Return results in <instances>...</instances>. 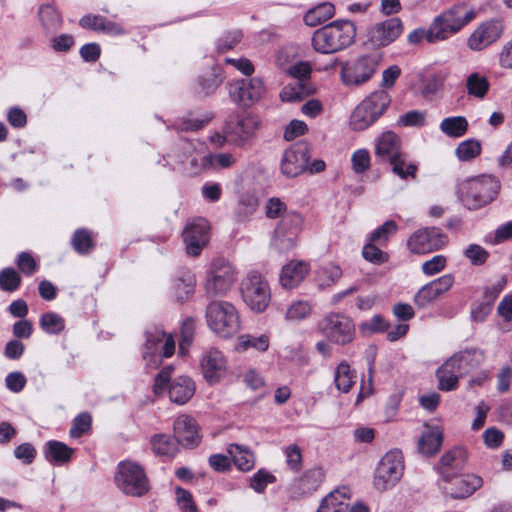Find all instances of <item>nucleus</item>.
I'll return each mask as SVG.
<instances>
[{"mask_svg":"<svg viewBox=\"0 0 512 512\" xmlns=\"http://www.w3.org/2000/svg\"><path fill=\"white\" fill-rule=\"evenodd\" d=\"M476 16L475 10L464 2L443 10L428 28V42L445 41L460 32Z\"/></svg>","mask_w":512,"mask_h":512,"instance_id":"nucleus-1","label":"nucleus"},{"mask_svg":"<svg viewBox=\"0 0 512 512\" xmlns=\"http://www.w3.org/2000/svg\"><path fill=\"white\" fill-rule=\"evenodd\" d=\"M356 26L349 20H336L314 31L311 43L315 51L332 54L354 43Z\"/></svg>","mask_w":512,"mask_h":512,"instance_id":"nucleus-2","label":"nucleus"},{"mask_svg":"<svg viewBox=\"0 0 512 512\" xmlns=\"http://www.w3.org/2000/svg\"><path fill=\"white\" fill-rule=\"evenodd\" d=\"M499 182L490 175L467 179L459 184L458 193L462 203L470 210L490 203L498 193Z\"/></svg>","mask_w":512,"mask_h":512,"instance_id":"nucleus-3","label":"nucleus"},{"mask_svg":"<svg viewBox=\"0 0 512 512\" xmlns=\"http://www.w3.org/2000/svg\"><path fill=\"white\" fill-rule=\"evenodd\" d=\"M205 317L209 328L222 338L232 337L241 328L237 309L227 301L210 302L206 307Z\"/></svg>","mask_w":512,"mask_h":512,"instance_id":"nucleus-4","label":"nucleus"},{"mask_svg":"<svg viewBox=\"0 0 512 512\" xmlns=\"http://www.w3.org/2000/svg\"><path fill=\"white\" fill-rule=\"evenodd\" d=\"M391 97L385 90H377L367 96L353 111L350 127L362 131L374 124L390 106Z\"/></svg>","mask_w":512,"mask_h":512,"instance_id":"nucleus-5","label":"nucleus"},{"mask_svg":"<svg viewBox=\"0 0 512 512\" xmlns=\"http://www.w3.org/2000/svg\"><path fill=\"white\" fill-rule=\"evenodd\" d=\"M173 367L165 366L156 375L153 391L156 395H162L168 391L170 400L178 405L188 402L195 393L194 382L184 376H180L171 381Z\"/></svg>","mask_w":512,"mask_h":512,"instance_id":"nucleus-6","label":"nucleus"},{"mask_svg":"<svg viewBox=\"0 0 512 512\" xmlns=\"http://www.w3.org/2000/svg\"><path fill=\"white\" fill-rule=\"evenodd\" d=\"M117 488L132 497H141L149 491V481L144 469L136 462L121 461L114 476Z\"/></svg>","mask_w":512,"mask_h":512,"instance_id":"nucleus-7","label":"nucleus"},{"mask_svg":"<svg viewBox=\"0 0 512 512\" xmlns=\"http://www.w3.org/2000/svg\"><path fill=\"white\" fill-rule=\"evenodd\" d=\"M241 295L246 305L254 312H264L271 302L268 281L256 271L249 272L241 282Z\"/></svg>","mask_w":512,"mask_h":512,"instance_id":"nucleus-8","label":"nucleus"},{"mask_svg":"<svg viewBox=\"0 0 512 512\" xmlns=\"http://www.w3.org/2000/svg\"><path fill=\"white\" fill-rule=\"evenodd\" d=\"M380 57L377 54L361 55L345 62L341 67V80L347 87H359L375 74Z\"/></svg>","mask_w":512,"mask_h":512,"instance_id":"nucleus-9","label":"nucleus"},{"mask_svg":"<svg viewBox=\"0 0 512 512\" xmlns=\"http://www.w3.org/2000/svg\"><path fill=\"white\" fill-rule=\"evenodd\" d=\"M236 281V271L231 263L224 259L214 260L207 271L205 293L214 298L226 295Z\"/></svg>","mask_w":512,"mask_h":512,"instance_id":"nucleus-10","label":"nucleus"},{"mask_svg":"<svg viewBox=\"0 0 512 512\" xmlns=\"http://www.w3.org/2000/svg\"><path fill=\"white\" fill-rule=\"evenodd\" d=\"M403 461L400 451H389L380 460L374 475V487L379 491L392 488L402 477Z\"/></svg>","mask_w":512,"mask_h":512,"instance_id":"nucleus-11","label":"nucleus"},{"mask_svg":"<svg viewBox=\"0 0 512 512\" xmlns=\"http://www.w3.org/2000/svg\"><path fill=\"white\" fill-rule=\"evenodd\" d=\"M447 244L448 236L438 227L418 229L407 239V249L417 255L438 251Z\"/></svg>","mask_w":512,"mask_h":512,"instance_id":"nucleus-12","label":"nucleus"},{"mask_svg":"<svg viewBox=\"0 0 512 512\" xmlns=\"http://www.w3.org/2000/svg\"><path fill=\"white\" fill-rule=\"evenodd\" d=\"M145 344L143 357L151 356L154 365H158L162 358H168L175 351V340L171 334H166L160 327L151 326L145 331Z\"/></svg>","mask_w":512,"mask_h":512,"instance_id":"nucleus-13","label":"nucleus"},{"mask_svg":"<svg viewBox=\"0 0 512 512\" xmlns=\"http://www.w3.org/2000/svg\"><path fill=\"white\" fill-rule=\"evenodd\" d=\"M303 219L295 212L285 213L277 225L272 244L280 252L293 249L301 231Z\"/></svg>","mask_w":512,"mask_h":512,"instance_id":"nucleus-14","label":"nucleus"},{"mask_svg":"<svg viewBox=\"0 0 512 512\" xmlns=\"http://www.w3.org/2000/svg\"><path fill=\"white\" fill-rule=\"evenodd\" d=\"M471 357L469 351L460 352L450 357L436 372L438 387L442 391H453L458 387V379L466 373L464 364Z\"/></svg>","mask_w":512,"mask_h":512,"instance_id":"nucleus-15","label":"nucleus"},{"mask_svg":"<svg viewBox=\"0 0 512 512\" xmlns=\"http://www.w3.org/2000/svg\"><path fill=\"white\" fill-rule=\"evenodd\" d=\"M322 333L336 344H347L354 337V324L352 320L340 313L327 315L319 324Z\"/></svg>","mask_w":512,"mask_h":512,"instance_id":"nucleus-16","label":"nucleus"},{"mask_svg":"<svg viewBox=\"0 0 512 512\" xmlns=\"http://www.w3.org/2000/svg\"><path fill=\"white\" fill-rule=\"evenodd\" d=\"M310 159L309 147L298 142L285 150L281 159V171L287 177H296L307 170Z\"/></svg>","mask_w":512,"mask_h":512,"instance_id":"nucleus-17","label":"nucleus"},{"mask_svg":"<svg viewBox=\"0 0 512 512\" xmlns=\"http://www.w3.org/2000/svg\"><path fill=\"white\" fill-rule=\"evenodd\" d=\"M265 85L261 78L238 79L229 84V95L236 103L248 105L261 99Z\"/></svg>","mask_w":512,"mask_h":512,"instance_id":"nucleus-18","label":"nucleus"},{"mask_svg":"<svg viewBox=\"0 0 512 512\" xmlns=\"http://www.w3.org/2000/svg\"><path fill=\"white\" fill-rule=\"evenodd\" d=\"M442 489L444 493L453 499H464L471 496L483 485V480L475 474L450 476V479H443Z\"/></svg>","mask_w":512,"mask_h":512,"instance_id":"nucleus-19","label":"nucleus"},{"mask_svg":"<svg viewBox=\"0 0 512 512\" xmlns=\"http://www.w3.org/2000/svg\"><path fill=\"white\" fill-rule=\"evenodd\" d=\"M257 128L258 121L255 117H242L226 125L223 140L236 146H244L253 138Z\"/></svg>","mask_w":512,"mask_h":512,"instance_id":"nucleus-20","label":"nucleus"},{"mask_svg":"<svg viewBox=\"0 0 512 512\" xmlns=\"http://www.w3.org/2000/svg\"><path fill=\"white\" fill-rule=\"evenodd\" d=\"M209 224L204 218H198L189 223L184 232L183 240L186 245V251L191 256L200 255L203 248L209 241Z\"/></svg>","mask_w":512,"mask_h":512,"instance_id":"nucleus-21","label":"nucleus"},{"mask_svg":"<svg viewBox=\"0 0 512 512\" xmlns=\"http://www.w3.org/2000/svg\"><path fill=\"white\" fill-rule=\"evenodd\" d=\"M403 25L399 18H390L376 23L368 32L369 41L375 46H387L402 33Z\"/></svg>","mask_w":512,"mask_h":512,"instance_id":"nucleus-22","label":"nucleus"},{"mask_svg":"<svg viewBox=\"0 0 512 512\" xmlns=\"http://www.w3.org/2000/svg\"><path fill=\"white\" fill-rule=\"evenodd\" d=\"M503 32L499 21H487L479 25L468 39V46L475 51H481L497 41Z\"/></svg>","mask_w":512,"mask_h":512,"instance_id":"nucleus-23","label":"nucleus"},{"mask_svg":"<svg viewBox=\"0 0 512 512\" xmlns=\"http://www.w3.org/2000/svg\"><path fill=\"white\" fill-rule=\"evenodd\" d=\"M404 153L402 150V140L393 131H384L375 139V156L381 163L395 160V158Z\"/></svg>","mask_w":512,"mask_h":512,"instance_id":"nucleus-24","label":"nucleus"},{"mask_svg":"<svg viewBox=\"0 0 512 512\" xmlns=\"http://www.w3.org/2000/svg\"><path fill=\"white\" fill-rule=\"evenodd\" d=\"M200 364L205 379L210 383L218 382L226 374L227 361L217 348L205 351Z\"/></svg>","mask_w":512,"mask_h":512,"instance_id":"nucleus-25","label":"nucleus"},{"mask_svg":"<svg viewBox=\"0 0 512 512\" xmlns=\"http://www.w3.org/2000/svg\"><path fill=\"white\" fill-rule=\"evenodd\" d=\"M177 443L185 447H194L200 443L199 427L195 419L189 415L178 416L173 425Z\"/></svg>","mask_w":512,"mask_h":512,"instance_id":"nucleus-26","label":"nucleus"},{"mask_svg":"<svg viewBox=\"0 0 512 512\" xmlns=\"http://www.w3.org/2000/svg\"><path fill=\"white\" fill-rule=\"evenodd\" d=\"M466 462V451L463 448L455 447L443 454L439 461L438 471L443 479H450V476L460 472Z\"/></svg>","mask_w":512,"mask_h":512,"instance_id":"nucleus-27","label":"nucleus"},{"mask_svg":"<svg viewBox=\"0 0 512 512\" xmlns=\"http://www.w3.org/2000/svg\"><path fill=\"white\" fill-rule=\"evenodd\" d=\"M309 264L304 261L292 260L283 266L280 273V284L285 289L296 288L309 273Z\"/></svg>","mask_w":512,"mask_h":512,"instance_id":"nucleus-28","label":"nucleus"},{"mask_svg":"<svg viewBox=\"0 0 512 512\" xmlns=\"http://www.w3.org/2000/svg\"><path fill=\"white\" fill-rule=\"evenodd\" d=\"M351 497V489L343 486L330 492L323 500L317 512H346V500Z\"/></svg>","mask_w":512,"mask_h":512,"instance_id":"nucleus-29","label":"nucleus"},{"mask_svg":"<svg viewBox=\"0 0 512 512\" xmlns=\"http://www.w3.org/2000/svg\"><path fill=\"white\" fill-rule=\"evenodd\" d=\"M324 473L320 468L307 470L293 484L294 492L298 495H307L316 491L321 485Z\"/></svg>","mask_w":512,"mask_h":512,"instance_id":"nucleus-30","label":"nucleus"},{"mask_svg":"<svg viewBox=\"0 0 512 512\" xmlns=\"http://www.w3.org/2000/svg\"><path fill=\"white\" fill-rule=\"evenodd\" d=\"M196 278L188 270L180 271L173 280V294L178 302H184L194 293Z\"/></svg>","mask_w":512,"mask_h":512,"instance_id":"nucleus-31","label":"nucleus"},{"mask_svg":"<svg viewBox=\"0 0 512 512\" xmlns=\"http://www.w3.org/2000/svg\"><path fill=\"white\" fill-rule=\"evenodd\" d=\"M443 442V434L438 427H427L418 441V450L424 456L437 453Z\"/></svg>","mask_w":512,"mask_h":512,"instance_id":"nucleus-32","label":"nucleus"},{"mask_svg":"<svg viewBox=\"0 0 512 512\" xmlns=\"http://www.w3.org/2000/svg\"><path fill=\"white\" fill-rule=\"evenodd\" d=\"M74 450L63 442L50 440L44 446L45 458L53 464H65L71 460Z\"/></svg>","mask_w":512,"mask_h":512,"instance_id":"nucleus-33","label":"nucleus"},{"mask_svg":"<svg viewBox=\"0 0 512 512\" xmlns=\"http://www.w3.org/2000/svg\"><path fill=\"white\" fill-rule=\"evenodd\" d=\"M227 452L239 470L247 472L254 467L255 457L248 447L239 444H230L227 448Z\"/></svg>","mask_w":512,"mask_h":512,"instance_id":"nucleus-34","label":"nucleus"},{"mask_svg":"<svg viewBox=\"0 0 512 512\" xmlns=\"http://www.w3.org/2000/svg\"><path fill=\"white\" fill-rule=\"evenodd\" d=\"M334 14V5L330 2H324L309 9L304 15L303 20L307 26L315 27L332 18Z\"/></svg>","mask_w":512,"mask_h":512,"instance_id":"nucleus-35","label":"nucleus"},{"mask_svg":"<svg viewBox=\"0 0 512 512\" xmlns=\"http://www.w3.org/2000/svg\"><path fill=\"white\" fill-rule=\"evenodd\" d=\"M356 371L352 370L346 361H342L336 367L334 383L338 391L348 393L356 382Z\"/></svg>","mask_w":512,"mask_h":512,"instance_id":"nucleus-36","label":"nucleus"},{"mask_svg":"<svg viewBox=\"0 0 512 512\" xmlns=\"http://www.w3.org/2000/svg\"><path fill=\"white\" fill-rule=\"evenodd\" d=\"M233 163V156L229 153H221L216 155L210 153L205 155L197 154L190 160V164L194 168H203L210 165H218L219 167L226 168L231 166Z\"/></svg>","mask_w":512,"mask_h":512,"instance_id":"nucleus-37","label":"nucleus"},{"mask_svg":"<svg viewBox=\"0 0 512 512\" xmlns=\"http://www.w3.org/2000/svg\"><path fill=\"white\" fill-rule=\"evenodd\" d=\"M391 166L393 174L398 176L402 180L415 179L418 171V166L415 162L408 159L406 153L388 162Z\"/></svg>","mask_w":512,"mask_h":512,"instance_id":"nucleus-38","label":"nucleus"},{"mask_svg":"<svg viewBox=\"0 0 512 512\" xmlns=\"http://www.w3.org/2000/svg\"><path fill=\"white\" fill-rule=\"evenodd\" d=\"M177 444V441L167 434H155L150 439L151 449L158 456H174Z\"/></svg>","mask_w":512,"mask_h":512,"instance_id":"nucleus-39","label":"nucleus"},{"mask_svg":"<svg viewBox=\"0 0 512 512\" xmlns=\"http://www.w3.org/2000/svg\"><path fill=\"white\" fill-rule=\"evenodd\" d=\"M39 19L43 28L52 33L57 31L62 26V18L58 11L49 4H44L39 8Z\"/></svg>","mask_w":512,"mask_h":512,"instance_id":"nucleus-40","label":"nucleus"},{"mask_svg":"<svg viewBox=\"0 0 512 512\" xmlns=\"http://www.w3.org/2000/svg\"><path fill=\"white\" fill-rule=\"evenodd\" d=\"M269 343V337L266 334L259 336L245 334L238 338L236 350L247 351L249 349H254L259 352H264L269 348Z\"/></svg>","mask_w":512,"mask_h":512,"instance_id":"nucleus-41","label":"nucleus"},{"mask_svg":"<svg viewBox=\"0 0 512 512\" xmlns=\"http://www.w3.org/2000/svg\"><path fill=\"white\" fill-rule=\"evenodd\" d=\"M468 129V122L463 116L447 117L440 123V130L447 136L458 138Z\"/></svg>","mask_w":512,"mask_h":512,"instance_id":"nucleus-42","label":"nucleus"},{"mask_svg":"<svg viewBox=\"0 0 512 512\" xmlns=\"http://www.w3.org/2000/svg\"><path fill=\"white\" fill-rule=\"evenodd\" d=\"M489 82L485 76L479 73H472L466 79V89L468 95L483 99L489 90Z\"/></svg>","mask_w":512,"mask_h":512,"instance_id":"nucleus-43","label":"nucleus"},{"mask_svg":"<svg viewBox=\"0 0 512 512\" xmlns=\"http://www.w3.org/2000/svg\"><path fill=\"white\" fill-rule=\"evenodd\" d=\"M39 324L44 332L52 335L59 334L65 328L64 319L55 312H47L42 314Z\"/></svg>","mask_w":512,"mask_h":512,"instance_id":"nucleus-44","label":"nucleus"},{"mask_svg":"<svg viewBox=\"0 0 512 512\" xmlns=\"http://www.w3.org/2000/svg\"><path fill=\"white\" fill-rule=\"evenodd\" d=\"M397 230V223L393 220H388L369 234L368 241L382 246L388 242L389 238L394 235Z\"/></svg>","mask_w":512,"mask_h":512,"instance_id":"nucleus-45","label":"nucleus"},{"mask_svg":"<svg viewBox=\"0 0 512 512\" xmlns=\"http://www.w3.org/2000/svg\"><path fill=\"white\" fill-rule=\"evenodd\" d=\"M21 284V276L11 267L4 268L0 271V289L5 292H13L19 288Z\"/></svg>","mask_w":512,"mask_h":512,"instance_id":"nucleus-46","label":"nucleus"},{"mask_svg":"<svg viewBox=\"0 0 512 512\" xmlns=\"http://www.w3.org/2000/svg\"><path fill=\"white\" fill-rule=\"evenodd\" d=\"M312 306L308 301L297 300L287 309L285 318L288 321H300L310 315Z\"/></svg>","mask_w":512,"mask_h":512,"instance_id":"nucleus-47","label":"nucleus"},{"mask_svg":"<svg viewBox=\"0 0 512 512\" xmlns=\"http://www.w3.org/2000/svg\"><path fill=\"white\" fill-rule=\"evenodd\" d=\"M481 152V145L474 139L461 142L456 148V155L461 161H469Z\"/></svg>","mask_w":512,"mask_h":512,"instance_id":"nucleus-48","label":"nucleus"},{"mask_svg":"<svg viewBox=\"0 0 512 512\" xmlns=\"http://www.w3.org/2000/svg\"><path fill=\"white\" fill-rule=\"evenodd\" d=\"M72 245L75 251L80 254L90 252L93 248V242L89 231L85 229L76 230L72 238Z\"/></svg>","mask_w":512,"mask_h":512,"instance_id":"nucleus-49","label":"nucleus"},{"mask_svg":"<svg viewBox=\"0 0 512 512\" xmlns=\"http://www.w3.org/2000/svg\"><path fill=\"white\" fill-rule=\"evenodd\" d=\"M377 245L378 244L369 241L364 245L362 255L365 260L380 265L388 261V254L383 252Z\"/></svg>","mask_w":512,"mask_h":512,"instance_id":"nucleus-50","label":"nucleus"},{"mask_svg":"<svg viewBox=\"0 0 512 512\" xmlns=\"http://www.w3.org/2000/svg\"><path fill=\"white\" fill-rule=\"evenodd\" d=\"M195 332V323L192 319H186L181 326V339L179 342V353L185 355L191 345Z\"/></svg>","mask_w":512,"mask_h":512,"instance_id":"nucleus-51","label":"nucleus"},{"mask_svg":"<svg viewBox=\"0 0 512 512\" xmlns=\"http://www.w3.org/2000/svg\"><path fill=\"white\" fill-rule=\"evenodd\" d=\"M463 254L474 266L483 265L489 258V252L478 244H470Z\"/></svg>","mask_w":512,"mask_h":512,"instance_id":"nucleus-52","label":"nucleus"},{"mask_svg":"<svg viewBox=\"0 0 512 512\" xmlns=\"http://www.w3.org/2000/svg\"><path fill=\"white\" fill-rule=\"evenodd\" d=\"M305 95L306 93L301 82L295 81L293 84H288L282 89L280 98L284 102H297L301 101Z\"/></svg>","mask_w":512,"mask_h":512,"instance_id":"nucleus-53","label":"nucleus"},{"mask_svg":"<svg viewBox=\"0 0 512 512\" xmlns=\"http://www.w3.org/2000/svg\"><path fill=\"white\" fill-rule=\"evenodd\" d=\"M352 168L355 173L362 174L370 168L371 157L367 149L356 150L351 157Z\"/></svg>","mask_w":512,"mask_h":512,"instance_id":"nucleus-54","label":"nucleus"},{"mask_svg":"<svg viewBox=\"0 0 512 512\" xmlns=\"http://www.w3.org/2000/svg\"><path fill=\"white\" fill-rule=\"evenodd\" d=\"M91 416L88 413L78 415L72 423L69 434L72 438H79L91 428Z\"/></svg>","mask_w":512,"mask_h":512,"instance_id":"nucleus-55","label":"nucleus"},{"mask_svg":"<svg viewBox=\"0 0 512 512\" xmlns=\"http://www.w3.org/2000/svg\"><path fill=\"white\" fill-rule=\"evenodd\" d=\"M286 463L288 467L298 472L302 467V451L296 444H290L284 449Z\"/></svg>","mask_w":512,"mask_h":512,"instance_id":"nucleus-56","label":"nucleus"},{"mask_svg":"<svg viewBox=\"0 0 512 512\" xmlns=\"http://www.w3.org/2000/svg\"><path fill=\"white\" fill-rule=\"evenodd\" d=\"M274 481V475L261 469L252 476L250 486L255 492L261 493L265 490L268 484L273 483Z\"/></svg>","mask_w":512,"mask_h":512,"instance_id":"nucleus-57","label":"nucleus"},{"mask_svg":"<svg viewBox=\"0 0 512 512\" xmlns=\"http://www.w3.org/2000/svg\"><path fill=\"white\" fill-rule=\"evenodd\" d=\"M258 206L256 197L250 194L242 195L238 203L237 214L241 218L253 214Z\"/></svg>","mask_w":512,"mask_h":512,"instance_id":"nucleus-58","label":"nucleus"},{"mask_svg":"<svg viewBox=\"0 0 512 512\" xmlns=\"http://www.w3.org/2000/svg\"><path fill=\"white\" fill-rule=\"evenodd\" d=\"M17 267L25 275H33L38 268V264L33 256L28 252H21L16 261Z\"/></svg>","mask_w":512,"mask_h":512,"instance_id":"nucleus-59","label":"nucleus"},{"mask_svg":"<svg viewBox=\"0 0 512 512\" xmlns=\"http://www.w3.org/2000/svg\"><path fill=\"white\" fill-rule=\"evenodd\" d=\"M437 299L432 286H429L427 283L418 290L414 297V302L419 308H427Z\"/></svg>","mask_w":512,"mask_h":512,"instance_id":"nucleus-60","label":"nucleus"},{"mask_svg":"<svg viewBox=\"0 0 512 512\" xmlns=\"http://www.w3.org/2000/svg\"><path fill=\"white\" fill-rule=\"evenodd\" d=\"M446 263L447 259L445 256L435 255L422 264V272L427 276L435 275L445 268Z\"/></svg>","mask_w":512,"mask_h":512,"instance_id":"nucleus-61","label":"nucleus"},{"mask_svg":"<svg viewBox=\"0 0 512 512\" xmlns=\"http://www.w3.org/2000/svg\"><path fill=\"white\" fill-rule=\"evenodd\" d=\"M175 493L178 506L183 512H197L196 505L193 502L190 492L177 487Z\"/></svg>","mask_w":512,"mask_h":512,"instance_id":"nucleus-62","label":"nucleus"},{"mask_svg":"<svg viewBox=\"0 0 512 512\" xmlns=\"http://www.w3.org/2000/svg\"><path fill=\"white\" fill-rule=\"evenodd\" d=\"M425 123V114L421 111L412 110L403 115L398 119L400 126H423Z\"/></svg>","mask_w":512,"mask_h":512,"instance_id":"nucleus-63","label":"nucleus"},{"mask_svg":"<svg viewBox=\"0 0 512 512\" xmlns=\"http://www.w3.org/2000/svg\"><path fill=\"white\" fill-rule=\"evenodd\" d=\"M241 38L240 31L228 32L219 38L217 48L220 52L231 50L241 41Z\"/></svg>","mask_w":512,"mask_h":512,"instance_id":"nucleus-64","label":"nucleus"}]
</instances>
